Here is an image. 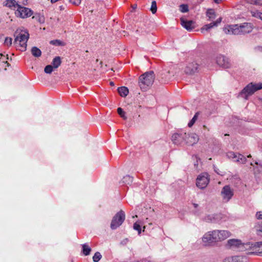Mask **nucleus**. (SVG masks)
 I'll use <instances>...</instances> for the list:
<instances>
[{"mask_svg": "<svg viewBox=\"0 0 262 262\" xmlns=\"http://www.w3.org/2000/svg\"><path fill=\"white\" fill-rule=\"evenodd\" d=\"M253 29V27L252 24L245 23L240 25L236 24L225 26L223 28V31L226 34L239 35L249 33Z\"/></svg>", "mask_w": 262, "mask_h": 262, "instance_id": "obj_1", "label": "nucleus"}, {"mask_svg": "<svg viewBox=\"0 0 262 262\" xmlns=\"http://www.w3.org/2000/svg\"><path fill=\"white\" fill-rule=\"evenodd\" d=\"M230 235V233L227 230H214L205 233L202 237V241L208 245L212 243L223 241Z\"/></svg>", "mask_w": 262, "mask_h": 262, "instance_id": "obj_2", "label": "nucleus"}, {"mask_svg": "<svg viewBox=\"0 0 262 262\" xmlns=\"http://www.w3.org/2000/svg\"><path fill=\"white\" fill-rule=\"evenodd\" d=\"M155 76L154 71H149L143 74L139 77L138 84L142 91H146L152 85Z\"/></svg>", "mask_w": 262, "mask_h": 262, "instance_id": "obj_3", "label": "nucleus"}, {"mask_svg": "<svg viewBox=\"0 0 262 262\" xmlns=\"http://www.w3.org/2000/svg\"><path fill=\"white\" fill-rule=\"evenodd\" d=\"M14 43L18 44L21 48V51H25L27 49V41L29 38V34L27 30H17L14 33Z\"/></svg>", "mask_w": 262, "mask_h": 262, "instance_id": "obj_4", "label": "nucleus"}, {"mask_svg": "<svg viewBox=\"0 0 262 262\" xmlns=\"http://www.w3.org/2000/svg\"><path fill=\"white\" fill-rule=\"evenodd\" d=\"M262 89V83H255L251 82L247 84L239 93L238 96L248 99L249 96L253 95L255 92Z\"/></svg>", "mask_w": 262, "mask_h": 262, "instance_id": "obj_5", "label": "nucleus"}, {"mask_svg": "<svg viewBox=\"0 0 262 262\" xmlns=\"http://www.w3.org/2000/svg\"><path fill=\"white\" fill-rule=\"evenodd\" d=\"M262 89V83H255L251 82L247 84L239 93L238 96L248 99L249 96L253 95L255 92Z\"/></svg>", "mask_w": 262, "mask_h": 262, "instance_id": "obj_6", "label": "nucleus"}, {"mask_svg": "<svg viewBox=\"0 0 262 262\" xmlns=\"http://www.w3.org/2000/svg\"><path fill=\"white\" fill-rule=\"evenodd\" d=\"M125 219V213L123 210L117 212L113 217L111 223V228L112 229H116L123 223Z\"/></svg>", "mask_w": 262, "mask_h": 262, "instance_id": "obj_7", "label": "nucleus"}, {"mask_svg": "<svg viewBox=\"0 0 262 262\" xmlns=\"http://www.w3.org/2000/svg\"><path fill=\"white\" fill-rule=\"evenodd\" d=\"M209 180L208 173L203 172L198 176L196 180V185L199 188L204 189L208 185Z\"/></svg>", "mask_w": 262, "mask_h": 262, "instance_id": "obj_8", "label": "nucleus"}, {"mask_svg": "<svg viewBox=\"0 0 262 262\" xmlns=\"http://www.w3.org/2000/svg\"><path fill=\"white\" fill-rule=\"evenodd\" d=\"M33 11L27 7L18 5V8L15 12V15L22 18L31 16L33 14Z\"/></svg>", "mask_w": 262, "mask_h": 262, "instance_id": "obj_9", "label": "nucleus"}, {"mask_svg": "<svg viewBox=\"0 0 262 262\" xmlns=\"http://www.w3.org/2000/svg\"><path fill=\"white\" fill-rule=\"evenodd\" d=\"M221 194L223 202L227 203L232 198L234 192L233 189L231 188L230 186L226 185L222 188Z\"/></svg>", "mask_w": 262, "mask_h": 262, "instance_id": "obj_10", "label": "nucleus"}, {"mask_svg": "<svg viewBox=\"0 0 262 262\" xmlns=\"http://www.w3.org/2000/svg\"><path fill=\"white\" fill-rule=\"evenodd\" d=\"M185 137H186V133L181 132L173 134L171 140L174 144L179 145L184 144H185Z\"/></svg>", "mask_w": 262, "mask_h": 262, "instance_id": "obj_11", "label": "nucleus"}, {"mask_svg": "<svg viewBox=\"0 0 262 262\" xmlns=\"http://www.w3.org/2000/svg\"><path fill=\"white\" fill-rule=\"evenodd\" d=\"M216 62L219 66L225 69L229 68L231 66L229 58L222 55L216 56Z\"/></svg>", "mask_w": 262, "mask_h": 262, "instance_id": "obj_12", "label": "nucleus"}, {"mask_svg": "<svg viewBox=\"0 0 262 262\" xmlns=\"http://www.w3.org/2000/svg\"><path fill=\"white\" fill-rule=\"evenodd\" d=\"M223 262H249V260L246 256L235 255L226 257Z\"/></svg>", "mask_w": 262, "mask_h": 262, "instance_id": "obj_13", "label": "nucleus"}, {"mask_svg": "<svg viewBox=\"0 0 262 262\" xmlns=\"http://www.w3.org/2000/svg\"><path fill=\"white\" fill-rule=\"evenodd\" d=\"M199 140V136L195 133L186 134L185 144L188 145H193L196 144Z\"/></svg>", "mask_w": 262, "mask_h": 262, "instance_id": "obj_14", "label": "nucleus"}, {"mask_svg": "<svg viewBox=\"0 0 262 262\" xmlns=\"http://www.w3.org/2000/svg\"><path fill=\"white\" fill-rule=\"evenodd\" d=\"M199 64L195 62L189 63L185 68V72L187 74H192L198 71Z\"/></svg>", "mask_w": 262, "mask_h": 262, "instance_id": "obj_15", "label": "nucleus"}, {"mask_svg": "<svg viewBox=\"0 0 262 262\" xmlns=\"http://www.w3.org/2000/svg\"><path fill=\"white\" fill-rule=\"evenodd\" d=\"M222 17L219 18L215 21L212 22L210 24L204 25L201 29L202 33H204L205 31H208L214 27H216L220 24L222 21Z\"/></svg>", "mask_w": 262, "mask_h": 262, "instance_id": "obj_16", "label": "nucleus"}, {"mask_svg": "<svg viewBox=\"0 0 262 262\" xmlns=\"http://www.w3.org/2000/svg\"><path fill=\"white\" fill-rule=\"evenodd\" d=\"M181 24L187 31H191L194 28V22L192 20H187L181 18Z\"/></svg>", "mask_w": 262, "mask_h": 262, "instance_id": "obj_17", "label": "nucleus"}, {"mask_svg": "<svg viewBox=\"0 0 262 262\" xmlns=\"http://www.w3.org/2000/svg\"><path fill=\"white\" fill-rule=\"evenodd\" d=\"M220 219V216L217 214H209L203 218V220L208 223H216Z\"/></svg>", "mask_w": 262, "mask_h": 262, "instance_id": "obj_18", "label": "nucleus"}, {"mask_svg": "<svg viewBox=\"0 0 262 262\" xmlns=\"http://www.w3.org/2000/svg\"><path fill=\"white\" fill-rule=\"evenodd\" d=\"M253 252L256 255L262 256V241L255 242L252 245Z\"/></svg>", "mask_w": 262, "mask_h": 262, "instance_id": "obj_19", "label": "nucleus"}, {"mask_svg": "<svg viewBox=\"0 0 262 262\" xmlns=\"http://www.w3.org/2000/svg\"><path fill=\"white\" fill-rule=\"evenodd\" d=\"M228 245L230 248H239L242 246L241 241L236 239H230L228 241Z\"/></svg>", "mask_w": 262, "mask_h": 262, "instance_id": "obj_20", "label": "nucleus"}, {"mask_svg": "<svg viewBox=\"0 0 262 262\" xmlns=\"http://www.w3.org/2000/svg\"><path fill=\"white\" fill-rule=\"evenodd\" d=\"M19 5L15 0H7L5 2L4 6L8 8L12 9L13 8H18Z\"/></svg>", "mask_w": 262, "mask_h": 262, "instance_id": "obj_21", "label": "nucleus"}, {"mask_svg": "<svg viewBox=\"0 0 262 262\" xmlns=\"http://www.w3.org/2000/svg\"><path fill=\"white\" fill-rule=\"evenodd\" d=\"M118 92L120 95L123 97H126L129 93L128 89L125 86L118 88Z\"/></svg>", "mask_w": 262, "mask_h": 262, "instance_id": "obj_22", "label": "nucleus"}, {"mask_svg": "<svg viewBox=\"0 0 262 262\" xmlns=\"http://www.w3.org/2000/svg\"><path fill=\"white\" fill-rule=\"evenodd\" d=\"M31 52L32 55L35 57H39L41 55V50L36 47H32Z\"/></svg>", "mask_w": 262, "mask_h": 262, "instance_id": "obj_23", "label": "nucleus"}, {"mask_svg": "<svg viewBox=\"0 0 262 262\" xmlns=\"http://www.w3.org/2000/svg\"><path fill=\"white\" fill-rule=\"evenodd\" d=\"M61 63V58L59 56L55 57L52 60V66L54 68L56 69L58 68Z\"/></svg>", "mask_w": 262, "mask_h": 262, "instance_id": "obj_24", "label": "nucleus"}, {"mask_svg": "<svg viewBox=\"0 0 262 262\" xmlns=\"http://www.w3.org/2000/svg\"><path fill=\"white\" fill-rule=\"evenodd\" d=\"M81 246L82 248V252L83 254L85 256L89 255L92 250L90 247H89L86 244H82Z\"/></svg>", "mask_w": 262, "mask_h": 262, "instance_id": "obj_25", "label": "nucleus"}, {"mask_svg": "<svg viewBox=\"0 0 262 262\" xmlns=\"http://www.w3.org/2000/svg\"><path fill=\"white\" fill-rule=\"evenodd\" d=\"M254 228L257 234L262 235V222L256 223Z\"/></svg>", "mask_w": 262, "mask_h": 262, "instance_id": "obj_26", "label": "nucleus"}, {"mask_svg": "<svg viewBox=\"0 0 262 262\" xmlns=\"http://www.w3.org/2000/svg\"><path fill=\"white\" fill-rule=\"evenodd\" d=\"M123 183H125V184L128 185L132 183L133 181V178L130 177V176H126L123 177Z\"/></svg>", "mask_w": 262, "mask_h": 262, "instance_id": "obj_27", "label": "nucleus"}, {"mask_svg": "<svg viewBox=\"0 0 262 262\" xmlns=\"http://www.w3.org/2000/svg\"><path fill=\"white\" fill-rule=\"evenodd\" d=\"M117 113L120 115V116L124 120L127 119V117L125 115V112L123 110L122 108L118 107L117 108Z\"/></svg>", "mask_w": 262, "mask_h": 262, "instance_id": "obj_28", "label": "nucleus"}, {"mask_svg": "<svg viewBox=\"0 0 262 262\" xmlns=\"http://www.w3.org/2000/svg\"><path fill=\"white\" fill-rule=\"evenodd\" d=\"M252 16L262 20V12L258 11H251Z\"/></svg>", "mask_w": 262, "mask_h": 262, "instance_id": "obj_29", "label": "nucleus"}, {"mask_svg": "<svg viewBox=\"0 0 262 262\" xmlns=\"http://www.w3.org/2000/svg\"><path fill=\"white\" fill-rule=\"evenodd\" d=\"M102 255L99 252H96L93 257V260L94 262H98L101 258Z\"/></svg>", "mask_w": 262, "mask_h": 262, "instance_id": "obj_30", "label": "nucleus"}, {"mask_svg": "<svg viewBox=\"0 0 262 262\" xmlns=\"http://www.w3.org/2000/svg\"><path fill=\"white\" fill-rule=\"evenodd\" d=\"M199 114V112H197L195 113V114L194 115L193 117L192 118V119L189 121V122L188 124V126L189 127H190L194 124V123L197 120Z\"/></svg>", "mask_w": 262, "mask_h": 262, "instance_id": "obj_31", "label": "nucleus"}, {"mask_svg": "<svg viewBox=\"0 0 262 262\" xmlns=\"http://www.w3.org/2000/svg\"><path fill=\"white\" fill-rule=\"evenodd\" d=\"M150 10L153 14H155L157 11V3L155 0L151 2Z\"/></svg>", "mask_w": 262, "mask_h": 262, "instance_id": "obj_32", "label": "nucleus"}, {"mask_svg": "<svg viewBox=\"0 0 262 262\" xmlns=\"http://www.w3.org/2000/svg\"><path fill=\"white\" fill-rule=\"evenodd\" d=\"M206 15L209 17L210 20L215 18V13L213 10H208Z\"/></svg>", "mask_w": 262, "mask_h": 262, "instance_id": "obj_33", "label": "nucleus"}, {"mask_svg": "<svg viewBox=\"0 0 262 262\" xmlns=\"http://www.w3.org/2000/svg\"><path fill=\"white\" fill-rule=\"evenodd\" d=\"M180 10L181 12L185 13L188 11V6L186 4H182L180 6Z\"/></svg>", "mask_w": 262, "mask_h": 262, "instance_id": "obj_34", "label": "nucleus"}, {"mask_svg": "<svg viewBox=\"0 0 262 262\" xmlns=\"http://www.w3.org/2000/svg\"><path fill=\"white\" fill-rule=\"evenodd\" d=\"M227 156L229 158H231L234 160V161H236V159H237L238 157V154H236L234 152L230 151L227 153Z\"/></svg>", "mask_w": 262, "mask_h": 262, "instance_id": "obj_35", "label": "nucleus"}, {"mask_svg": "<svg viewBox=\"0 0 262 262\" xmlns=\"http://www.w3.org/2000/svg\"><path fill=\"white\" fill-rule=\"evenodd\" d=\"M246 161H247V159L244 156H243L241 154H238V157H237V159H236V161H237V162L241 161V162L242 163H245Z\"/></svg>", "mask_w": 262, "mask_h": 262, "instance_id": "obj_36", "label": "nucleus"}, {"mask_svg": "<svg viewBox=\"0 0 262 262\" xmlns=\"http://www.w3.org/2000/svg\"><path fill=\"white\" fill-rule=\"evenodd\" d=\"M53 68L52 65H48L45 68L44 71L47 74H51L53 71Z\"/></svg>", "mask_w": 262, "mask_h": 262, "instance_id": "obj_37", "label": "nucleus"}, {"mask_svg": "<svg viewBox=\"0 0 262 262\" xmlns=\"http://www.w3.org/2000/svg\"><path fill=\"white\" fill-rule=\"evenodd\" d=\"M133 228L134 229L138 231V234H140L141 233V226L138 222H136L134 224Z\"/></svg>", "mask_w": 262, "mask_h": 262, "instance_id": "obj_38", "label": "nucleus"}, {"mask_svg": "<svg viewBox=\"0 0 262 262\" xmlns=\"http://www.w3.org/2000/svg\"><path fill=\"white\" fill-rule=\"evenodd\" d=\"M12 39L11 37H7L5 38L4 44L7 46H10L12 45Z\"/></svg>", "mask_w": 262, "mask_h": 262, "instance_id": "obj_39", "label": "nucleus"}, {"mask_svg": "<svg viewBox=\"0 0 262 262\" xmlns=\"http://www.w3.org/2000/svg\"><path fill=\"white\" fill-rule=\"evenodd\" d=\"M70 3L72 4L75 5V6H78L81 4V0H70Z\"/></svg>", "mask_w": 262, "mask_h": 262, "instance_id": "obj_40", "label": "nucleus"}, {"mask_svg": "<svg viewBox=\"0 0 262 262\" xmlns=\"http://www.w3.org/2000/svg\"><path fill=\"white\" fill-rule=\"evenodd\" d=\"M255 217L257 220H262V211H258L255 214Z\"/></svg>", "mask_w": 262, "mask_h": 262, "instance_id": "obj_41", "label": "nucleus"}, {"mask_svg": "<svg viewBox=\"0 0 262 262\" xmlns=\"http://www.w3.org/2000/svg\"><path fill=\"white\" fill-rule=\"evenodd\" d=\"M253 4L255 5H262V0H253Z\"/></svg>", "mask_w": 262, "mask_h": 262, "instance_id": "obj_42", "label": "nucleus"}, {"mask_svg": "<svg viewBox=\"0 0 262 262\" xmlns=\"http://www.w3.org/2000/svg\"><path fill=\"white\" fill-rule=\"evenodd\" d=\"M134 262H151V261L148 259L144 258V259H142L140 260L135 261Z\"/></svg>", "mask_w": 262, "mask_h": 262, "instance_id": "obj_43", "label": "nucleus"}, {"mask_svg": "<svg viewBox=\"0 0 262 262\" xmlns=\"http://www.w3.org/2000/svg\"><path fill=\"white\" fill-rule=\"evenodd\" d=\"M54 42H57L58 43V45H61V41L58 40H52V41H51L50 43H52V44L55 45Z\"/></svg>", "mask_w": 262, "mask_h": 262, "instance_id": "obj_44", "label": "nucleus"}, {"mask_svg": "<svg viewBox=\"0 0 262 262\" xmlns=\"http://www.w3.org/2000/svg\"><path fill=\"white\" fill-rule=\"evenodd\" d=\"M23 5H27L28 4V0H23Z\"/></svg>", "mask_w": 262, "mask_h": 262, "instance_id": "obj_45", "label": "nucleus"}, {"mask_svg": "<svg viewBox=\"0 0 262 262\" xmlns=\"http://www.w3.org/2000/svg\"><path fill=\"white\" fill-rule=\"evenodd\" d=\"M213 1H214V3H215L216 4H219L222 1V0H213Z\"/></svg>", "mask_w": 262, "mask_h": 262, "instance_id": "obj_46", "label": "nucleus"}, {"mask_svg": "<svg viewBox=\"0 0 262 262\" xmlns=\"http://www.w3.org/2000/svg\"><path fill=\"white\" fill-rule=\"evenodd\" d=\"M248 3L253 4V0H247Z\"/></svg>", "mask_w": 262, "mask_h": 262, "instance_id": "obj_47", "label": "nucleus"}, {"mask_svg": "<svg viewBox=\"0 0 262 262\" xmlns=\"http://www.w3.org/2000/svg\"><path fill=\"white\" fill-rule=\"evenodd\" d=\"M193 206H194V208H197V207H198V204H195V203H193Z\"/></svg>", "mask_w": 262, "mask_h": 262, "instance_id": "obj_48", "label": "nucleus"}, {"mask_svg": "<svg viewBox=\"0 0 262 262\" xmlns=\"http://www.w3.org/2000/svg\"><path fill=\"white\" fill-rule=\"evenodd\" d=\"M59 8H60V9L61 10H63V9H64V8H63V7L62 6H60V7H59Z\"/></svg>", "mask_w": 262, "mask_h": 262, "instance_id": "obj_49", "label": "nucleus"}, {"mask_svg": "<svg viewBox=\"0 0 262 262\" xmlns=\"http://www.w3.org/2000/svg\"><path fill=\"white\" fill-rule=\"evenodd\" d=\"M198 165V162L196 163H194V166L196 167V168H197Z\"/></svg>", "mask_w": 262, "mask_h": 262, "instance_id": "obj_50", "label": "nucleus"}, {"mask_svg": "<svg viewBox=\"0 0 262 262\" xmlns=\"http://www.w3.org/2000/svg\"><path fill=\"white\" fill-rule=\"evenodd\" d=\"M110 84H111V85H114V82H112V81L110 82Z\"/></svg>", "mask_w": 262, "mask_h": 262, "instance_id": "obj_51", "label": "nucleus"}, {"mask_svg": "<svg viewBox=\"0 0 262 262\" xmlns=\"http://www.w3.org/2000/svg\"><path fill=\"white\" fill-rule=\"evenodd\" d=\"M251 157V155H249V156H248V158Z\"/></svg>", "mask_w": 262, "mask_h": 262, "instance_id": "obj_52", "label": "nucleus"}, {"mask_svg": "<svg viewBox=\"0 0 262 262\" xmlns=\"http://www.w3.org/2000/svg\"><path fill=\"white\" fill-rule=\"evenodd\" d=\"M255 164H257V165H258V163H257V162H255Z\"/></svg>", "mask_w": 262, "mask_h": 262, "instance_id": "obj_53", "label": "nucleus"}]
</instances>
